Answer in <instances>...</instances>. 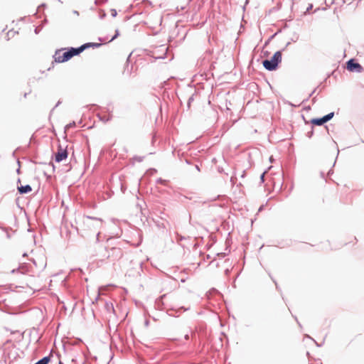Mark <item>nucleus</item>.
<instances>
[{
	"label": "nucleus",
	"mask_w": 364,
	"mask_h": 364,
	"mask_svg": "<svg viewBox=\"0 0 364 364\" xmlns=\"http://www.w3.org/2000/svg\"><path fill=\"white\" fill-rule=\"evenodd\" d=\"M101 46L100 43H85L77 48H71L66 50V48H61L57 50L53 55L54 60L56 63H64L69 60L75 55H79L83 50L89 48H98Z\"/></svg>",
	"instance_id": "f257e3e1"
},
{
	"label": "nucleus",
	"mask_w": 364,
	"mask_h": 364,
	"mask_svg": "<svg viewBox=\"0 0 364 364\" xmlns=\"http://www.w3.org/2000/svg\"><path fill=\"white\" fill-rule=\"evenodd\" d=\"M101 225L102 222L100 220L88 219L86 222L84 223L85 228L83 230L85 232V234H87L90 230L92 231L93 233L97 236L96 240H98V237L100 234V229Z\"/></svg>",
	"instance_id": "f03ea898"
},
{
	"label": "nucleus",
	"mask_w": 364,
	"mask_h": 364,
	"mask_svg": "<svg viewBox=\"0 0 364 364\" xmlns=\"http://www.w3.org/2000/svg\"><path fill=\"white\" fill-rule=\"evenodd\" d=\"M282 61V53L276 52L270 60H265L262 62L263 66L268 70L277 69L279 63Z\"/></svg>",
	"instance_id": "7ed1b4c3"
},
{
	"label": "nucleus",
	"mask_w": 364,
	"mask_h": 364,
	"mask_svg": "<svg viewBox=\"0 0 364 364\" xmlns=\"http://www.w3.org/2000/svg\"><path fill=\"white\" fill-rule=\"evenodd\" d=\"M68 151L66 149L63 148L60 145L58 146V151L55 154V161L58 163L65 160L68 158Z\"/></svg>",
	"instance_id": "20e7f679"
},
{
	"label": "nucleus",
	"mask_w": 364,
	"mask_h": 364,
	"mask_svg": "<svg viewBox=\"0 0 364 364\" xmlns=\"http://www.w3.org/2000/svg\"><path fill=\"white\" fill-rule=\"evenodd\" d=\"M333 115H334V113L331 112V113L328 114L327 115L323 117L322 118L312 119L311 120V123L314 125L321 126V125L323 124L324 123L327 122L328 121H329L330 119H331L333 118Z\"/></svg>",
	"instance_id": "39448f33"
},
{
	"label": "nucleus",
	"mask_w": 364,
	"mask_h": 364,
	"mask_svg": "<svg viewBox=\"0 0 364 364\" xmlns=\"http://www.w3.org/2000/svg\"><path fill=\"white\" fill-rule=\"evenodd\" d=\"M347 69L349 70V71H351V72H358V73H360L363 70V68L362 66L358 63H355L354 61V60L351 59L349 61H348L347 63Z\"/></svg>",
	"instance_id": "423d86ee"
},
{
	"label": "nucleus",
	"mask_w": 364,
	"mask_h": 364,
	"mask_svg": "<svg viewBox=\"0 0 364 364\" xmlns=\"http://www.w3.org/2000/svg\"><path fill=\"white\" fill-rule=\"evenodd\" d=\"M18 191L21 194L28 193L32 191L31 187L29 185L23 186L21 185L18 186Z\"/></svg>",
	"instance_id": "0eeeda50"
},
{
	"label": "nucleus",
	"mask_w": 364,
	"mask_h": 364,
	"mask_svg": "<svg viewBox=\"0 0 364 364\" xmlns=\"http://www.w3.org/2000/svg\"><path fill=\"white\" fill-rule=\"evenodd\" d=\"M50 362V358L49 357H44L41 360H38L35 364H48Z\"/></svg>",
	"instance_id": "6e6552de"
},
{
	"label": "nucleus",
	"mask_w": 364,
	"mask_h": 364,
	"mask_svg": "<svg viewBox=\"0 0 364 364\" xmlns=\"http://www.w3.org/2000/svg\"><path fill=\"white\" fill-rule=\"evenodd\" d=\"M17 271H18V272H21V273H23H23H25V271H24L23 267H21V268H19Z\"/></svg>",
	"instance_id": "1a4fd4ad"
},
{
	"label": "nucleus",
	"mask_w": 364,
	"mask_h": 364,
	"mask_svg": "<svg viewBox=\"0 0 364 364\" xmlns=\"http://www.w3.org/2000/svg\"><path fill=\"white\" fill-rule=\"evenodd\" d=\"M119 35V32L118 31H116V34L112 37V38L111 39V41L114 40L115 38H117V36Z\"/></svg>",
	"instance_id": "9d476101"
}]
</instances>
